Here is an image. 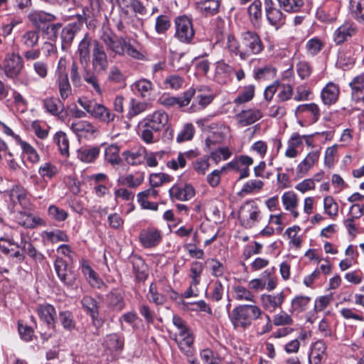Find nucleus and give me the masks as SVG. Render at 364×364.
<instances>
[{"label": "nucleus", "mask_w": 364, "mask_h": 364, "mask_svg": "<svg viewBox=\"0 0 364 364\" xmlns=\"http://www.w3.org/2000/svg\"><path fill=\"white\" fill-rule=\"evenodd\" d=\"M91 64L92 70L85 68L82 73V77L92 90L99 95H101L102 90L99 83L97 75L105 73L108 69V56L102 45L97 41L93 42L92 49Z\"/></svg>", "instance_id": "1"}, {"label": "nucleus", "mask_w": 364, "mask_h": 364, "mask_svg": "<svg viewBox=\"0 0 364 364\" xmlns=\"http://www.w3.org/2000/svg\"><path fill=\"white\" fill-rule=\"evenodd\" d=\"M262 309L255 304H240L235 307L229 318L235 329L245 330L252 325V321L262 316Z\"/></svg>", "instance_id": "2"}, {"label": "nucleus", "mask_w": 364, "mask_h": 364, "mask_svg": "<svg viewBox=\"0 0 364 364\" xmlns=\"http://www.w3.org/2000/svg\"><path fill=\"white\" fill-rule=\"evenodd\" d=\"M173 323L178 330L175 333L174 340L179 349L188 357H191L193 354L194 338L193 333L180 316L174 315Z\"/></svg>", "instance_id": "3"}, {"label": "nucleus", "mask_w": 364, "mask_h": 364, "mask_svg": "<svg viewBox=\"0 0 364 364\" xmlns=\"http://www.w3.org/2000/svg\"><path fill=\"white\" fill-rule=\"evenodd\" d=\"M242 52L241 60H247L252 55H258L264 49L259 36L255 31H246L240 34Z\"/></svg>", "instance_id": "4"}, {"label": "nucleus", "mask_w": 364, "mask_h": 364, "mask_svg": "<svg viewBox=\"0 0 364 364\" xmlns=\"http://www.w3.org/2000/svg\"><path fill=\"white\" fill-rule=\"evenodd\" d=\"M77 102L93 118L107 124L114 122L116 114L102 104L78 99Z\"/></svg>", "instance_id": "5"}, {"label": "nucleus", "mask_w": 364, "mask_h": 364, "mask_svg": "<svg viewBox=\"0 0 364 364\" xmlns=\"http://www.w3.org/2000/svg\"><path fill=\"white\" fill-rule=\"evenodd\" d=\"M238 218L244 228H251L261 219L260 209L254 200H247L240 207Z\"/></svg>", "instance_id": "6"}, {"label": "nucleus", "mask_w": 364, "mask_h": 364, "mask_svg": "<svg viewBox=\"0 0 364 364\" xmlns=\"http://www.w3.org/2000/svg\"><path fill=\"white\" fill-rule=\"evenodd\" d=\"M294 114L298 123L305 127L316 123L321 117V111L318 105L311 102L298 105Z\"/></svg>", "instance_id": "7"}, {"label": "nucleus", "mask_w": 364, "mask_h": 364, "mask_svg": "<svg viewBox=\"0 0 364 364\" xmlns=\"http://www.w3.org/2000/svg\"><path fill=\"white\" fill-rule=\"evenodd\" d=\"M174 23L175 37L181 43H191L195 34L191 19L185 15L179 16L175 18Z\"/></svg>", "instance_id": "8"}, {"label": "nucleus", "mask_w": 364, "mask_h": 364, "mask_svg": "<svg viewBox=\"0 0 364 364\" xmlns=\"http://www.w3.org/2000/svg\"><path fill=\"white\" fill-rule=\"evenodd\" d=\"M23 58L18 53H9L6 55L3 69L5 75L10 78L18 77L23 68Z\"/></svg>", "instance_id": "9"}, {"label": "nucleus", "mask_w": 364, "mask_h": 364, "mask_svg": "<svg viewBox=\"0 0 364 364\" xmlns=\"http://www.w3.org/2000/svg\"><path fill=\"white\" fill-rule=\"evenodd\" d=\"M253 159L247 155L235 156L231 161L228 163L226 168H231L240 173L239 180L247 178L250 176L249 167L253 164Z\"/></svg>", "instance_id": "10"}, {"label": "nucleus", "mask_w": 364, "mask_h": 364, "mask_svg": "<svg viewBox=\"0 0 364 364\" xmlns=\"http://www.w3.org/2000/svg\"><path fill=\"white\" fill-rule=\"evenodd\" d=\"M139 240L144 248L155 247L162 240V232L154 227H149L141 230Z\"/></svg>", "instance_id": "11"}, {"label": "nucleus", "mask_w": 364, "mask_h": 364, "mask_svg": "<svg viewBox=\"0 0 364 364\" xmlns=\"http://www.w3.org/2000/svg\"><path fill=\"white\" fill-rule=\"evenodd\" d=\"M13 212L15 221L26 228H35L44 223L41 218L31 214L27 209L16 208Z\"/></svg>", "instance_id": "12"}, {"label": "nucleus", "mask_w": 364, "mask_h": 364, "mask_svg": "<svg viewBox=\"0 0 364 364\" xmlns=\"http://www.w3.org/2000/svg\"><path fill=\"white\" fill-rule=\"evenodd\" d=\"M9 197L13 211L16 210V208L28 209L30 205L26 191L21 186L13 187L9 191Z\"/></svg>", "instance_id": "13"}, {"label": "nucleus", "mask_w": 364, "mask_h": 364, "mask_svg": "<svg viewBox=\"0 0 364 364\" xmlns=\"http://www.w3.org/2000/svg\"><path fill=\"white\" fill-rule=\"evenodd\" d=\"M169 196L172 200H189L196 194L195 188L188 183L175 184L169 189Z\"/></svg>", "instance_id": "14"}, {"label": "nucleus", "mask_w": 364, "mask_h": 364, "mask_svg": "<svg viewBox=\"0 0 364 364\" xmlns=\"http://www.w3.org/2000/svg\"><path fill=\"white\" fill-rule=\"evenodd\" d=\"M264 9L267 19L269 23L277 28L285 23V16L283 13L275 7L272 0H264Z\"/></svg>", "instance_id": "15"}, {"label": "nucleus", "mask_w": 364, "mask_h": 364, "mask_svg": "<svg viewBox=\"0 0 364 364\" xmlns=\"http://www.w3.org/2000/svg\"><path fill=\"white\" fill-rule=\"evenodd\" d=\"M263 309L270 313L274 312L277 309H281L284 301V294L282 291L277 294H262L260 297Z\"/></svg>", "instance_id": "16"}, {"label": "nucleus", "mask_w": 364, "mask_h": 364, "mask_svg": "<svg viewBox=\"0 0 364 364\" xmlns=\"http://www.w3.org/2000/svg\"><path fill=\"white\" fill-rule=\"evenodd\" d=\"M320 157L318 151L309 152L306 157L297 165L296 174L299 177L306 176L309 171L318 163Z\"/></svg>", "instance_id": "17"}, {"label": "nucleus", "mask_w": 364, "mask_h": 364, "mask_svg": "<svg viewBox=\"0 0 364 364\" xmlns=\"http://www.w3.org/2000/svg\"><path fill=\"white\" fill-rule=\"evenodd\" d=\"M95 41L96 40H93L88 33H86L84 38L80 41L77 49V54L81 65H87L90 61L91 48H93V42Z\"/></svg>", "instance_id": "18"}, {"label": "nucleus", "mask_w": 364, "mask_h": 364, "mask_svg": "<svg viewBox=\"0 0 364 364\" xmlns=\"http://www.w3.org/2000/svg\"><path fill=\"white\" fill-rule=\"evenodd\" d=\"M340 95V87L338 85L329 82L322 89L321 92V99L325 105H331L335 104Z\"/></svg>", "instance_id": "19"}, {"label": "nucleus", "mask_w": 364, "mask_h": 364, "mask_svg": "<svg viewBox=\"0 0 364 364\" xmlns=\"http://www.w3.org/2000/svg\"><path fill=\"white\" fill-rule=\"evenodd\" d=\"M137 127L138 134L144 143L151 144L158 141V135L161 131L141 121L138 123Z\"/></svg>", "instance_id": "20"}, {"label": "nucleus", "mask_w": 364, "mask_h": 364, "mask_svg": "<svg viewBox=\"0 0 364 364\" xmlns=\"http://www.w3.org/2000/svg\"><path fill=\"white\" fill-rule=\"evenodd\" d=\"M141 121L162 131L168 124V116L164 111L157 110L146 115Z\"/></svg>", "instance_id": "21"}, {"label": "nucleus", "mask_w": 364, "mask_h": 364, "mask_svg": "<svg viewBox=\"0 0 364 364\" xmlns=\"http://www.w3.org/2000/svg\"><path fill=\"white\" fill-rule=\"evenodd\" d=\"M355 31L354 24L346 21L334 31L333 41L336 44H341L350 38L355 33Z\"/></svg>", "instance_id": "22"}, {"label": "nucleus", "mask_w": 364, "mask_h": 364, "mask_svg": "<svg viewBox=\"0 0 364 364\" xmlns=\"http://www.w3.org/2000/svg\"><path fill=\"white\" fill-rule=\"evenodd\" d=\"M262 117V113L257 109L242 110L235 115L237 122L242 127L250 125Z\"/></svg>", "instance_id": "23"}, {"label": "nucleus", "mask_w": 364, "mask_h": 364, "mask_svg": "<svg viewBox=\"0 0 364 364\" xmlns=\"http://www.w3.org/2000/svg\"><path fill=\"white\" fill-rule=\"evenodd\" d=\"M349 85L352 100L355 102H364V75L355 77Z\"/></svg>", "instance_id": "24"}, {"label": "nucleus", "mask_w": 364, "mask_h": 364, "mask_svg": "<svg viewBox=\"0 0 364 364\" xmlns=\"http://www.w3.org/2000/svg\"><path fill=\"white\" fill-rule=\"evenodd\" d=\"M326 346L323 341L315 342L309 355V364H321L326 358Z\"/></svg>", "instance_id": "25"}, {"label": "nucleus", "mask_w": 364, "mask_h": 364, "mask_svg": "<svg viewBox=\"0 0 364 364\" xmlns=\"http://www.w3.org/2000/svg\"><path fill=\"white\" fill-rule=\"evenodd\" d=\"M82 24L80 22H74L67 24L61 31L63 47L69 46L73 42L75 35L80 30Z\"/></svg>", "instance_id": "26"}, {"label": "nucleus", "mask_w": 364, "mask_h": 364, "mask_svg": "<svg viewBox=\"0 0 364 364\" xmlns=\"http://www.w3.org/2000/svg\"><path fill=\"white\" fill-rule=\"evenodd\" d=\"M306 137V136H301L296 132L292 134L287 141L285 156L290 159L297 157L299 154L297 149L302 144L303 139Z\"/></svg>", "instance_id": "27"}, {"label": "nucleus", "mask_w": 364, "mask_h": 364, "mask_svg": "<svg viewBox=\"0 0 364 364\" xmlns=\"http://www.w3.org/2000/svg\"><path fill=\"white\" fill-rule=\"evenodd\" d=\"M282 201L285 210L291 212L294 218L299 216L296 208L299 204V199L296 194L293 191H287L282 196Z\"/></svg>", "instance_id": "28"}, {"label": "nucleus", "mask_w": 364, "mask_h": 364, "mask_svg": "<svg viewBox=\"0 0 364 364\" xmlns=\"http://www.w3.org/2000/svg\"><path fill=\"white\" fill-rule=\"evenodd\" d=\"M104 345L111 351L121 352L124 345V336L117 333L107 335L104 340Z\"/></svg>", "instance_id": "29"}, {"label": "nucleus", "mask_w": 364, "mask_h": 364, "mask_svg": "<svg viewBox=\"0 0 364 364\" xmlns=\"http://www.w3.org/2000/svg\"><path fill=\"white\" fill-rule=\"evenodd\" d=\"M133 272L138 282H144L148 277V267L144 259L140 257L134 256L132 258Z\"/></svg>", "instance_id": "30"}, {"label": "nucleus", "mask_w": 364, "mask_h": 364, "mask_svg": "<svg viewBox=\"0 0 364 364\" xmlns=\"http://www.w3.org/2000/svg\"><path fill=\"white\" fill-rule=\"evenodd\" d=\"M37 312L42 321L46 322L48 326H53L56 311L52 305L48 304L39 305L37 308Z\"/></svg>", "instance_id": "31"}, {"label": "nucleus", "mask_w": 364, "mask_h": 364, "mask_svg": "<svg viewBox=\"0 0 364 364\" xmlns=\"http://www.w3.org/2000/svg\"><path fill=\"white\" fill-rule=\"evenodd\" d=\"M30 21L37 28L47 22H52L55 20V16L50 13L43 11H32L28 15Z\"/></svg>", "instance_id": "32"}, {"label": "nucleus", "mask_w": 364, "mask_h": 364, "mask_svg": "<svg viewBox=\"0 0 364 364\" xmlns=\"http://www.w3.org/2000/svg\"><path fill=\"white\" fill-rule=\"evenodd\" d=\"M100 154V148L97 146L82 147L77 151V158L85 163H92Z\"/></svg>", "instance_id": "33"}, {"label": "nucleus", "mask_w": 364, "mask_h": 364, "mask_svg": "<svg viewBox=\"0 0 364 364\" xmlns=\"http://www.w3.org/2000/svg\"><path fill=\"white\" fill-rule=\"evenodd\" d=\"M232 297L239 301L255 302V296L251 291L241 285H235L232 288Z\"/></svg>", "instance_id": "34"}, {"label": "nucleus", "mask_w": 364, "mask_h": 364, "mask_svg": "<svg viewBox=\"0 0 364 364\" xmlns=\"http://www.w3.org/2000/svg\"><path fill=\"white\" fill-rule=\"evenodd\" d=\"M39 41V33L37 31L29 30L24 32L20 37L21 44L26 48H35Z\"/></svg>", "instance_id": "35"}, {"label": "nucleus", "mask_w": 364, "mask_h": 364, "mask_svg": "<svg viewBox=\"0 0 364 364\" xmlns=\"http://www.w3.org/2000/svg\"><path fill=\"white\" fill-rule=\"evenodd\" d=\"M43 107L52 115L58 116L64 109L60 100L55 97H47L43 100Z\"/></svg>", "instance_id": "36"}, {"label": "nucleus", "mask_w": 364, "mask_h": 364, "mask_svg": "<svg viewBox=\"0 0 364 364\" xmlns=\"http://www.w3.org/2000/svg\"><path fill=\"white\" fill-rule=\"evenodd\" d=\"M218 0H205L196 4L197 9L205 16L213 15L218 12Z\"/></svg>", "instance_id": "37"}, {"label": "nucleus", "mask_w": 364, "mask_h": 364, "mask_svg": "<svg viewBox=\"0 0 364 364\" xmlns=\"http://www.w3.org/2000/svg\"><path fill=\"white\" fill-rule=\"evenodd\" d=\"M55 269L59 279L65 284H70L69 271L67 263L60 257H58L55 261Z\"/></svg>", "instance_id": "38"}, {"label": "nucleus", "mask_w": 364, "mask_h": 364, "mask_svg": "<svg viewBox=\"0 0 364 364\" xmlns=\"http://www.w3.org/2000/svg\"><path fill=\"white\" fill-rule=\"evenodd\" d=\"M72 131L79 136L84 134H93L96 132L94 125L87 121H78L73 122L70 125Z\"/></svg>", "instance_id": "39"}, {"label": "nucleus", "mask_w": 364, "mask_h": 364, "mask_svg": "<svg viewBox=\"0 0 364 364\" xmlns=\"http://www.w3.org/2000/svg\"><path fill=\"white\" fill-rule=\"evenodd\" d=\"M15 140L21 146L23 152L27 155V158L31 162L37 163L39 161L40 156L31 144L23 141L19 136H15Z\"/></svg>", "instance_id": "40"}, {"label": "nucleus", "mask_w": 364, "mask_h": 364, "mask_svg": "<svg viewBox=\"0 0 364 364\" xmlns=\"http://www.w3.org/2000/svg\"><path fill=\"white\" fill-rule=\"evenodd\" d=\"M57 85L59 90L60 98L66 100L72 94V87L68 80V75L57 77Z\"/></svg>", "instance_id": "41"}, {"label": "nucleus", "mask_w": 364, "mask_h": 364, "mask_svg": "<svg viewBox=\"0 0 364 364\" xmlns=\"http://www.w3.org/2000/svg\"><path fill=\"white\" fill-rule=\"evenodd\" d=\"M81 303L83 308L90 315L93 322L95 323V321H97L99 314L98 306L95 299L90 296H85L82 298Z\"/></svg>", "instance_id": "42"}, {"label": "nucleus", "mask_w": 364, "mask_h": 364, "mask_svg": "<svg viewBox=\"0 0 364 364\" xmlns=\"http://www.w3.org/2000/svg\"><path fill=\"white\" fill-rule=\"evenodd\" d=\"M43 239L50 243H56L58 242H67L69 238L67 234L60 230L53 231H45L42 234Z\"/></svg>", "instance_id": "43"}, {"label": "nucleus", "mask_w": 364, "mask_h": 364, "mask_svg": "<svg viewBox=\"0 0 364 364\" xmlns=\"http://www.w3.org/2000/svg\"><path fill=\"white\" fill-rule=\"evenodd\" d=\"M53 140L58 146L61 155L68 157L69 156V141L65 133L57 132L54 135Z\"/></svg>", "instance_id": "44"}, {"label": "nucleus", "mask_w": 364, "mask_h": 364, "mask_svg": "<svg viewBox=\"0 0 364 364\" xmlns=\"http://www.w3.org/2000/svg\"><path fill=\"white\" fill-rule=\"evenodd\" d=\"M38 172L40 176L46 181L55 177L58 173V168L55 164L46 162L40 166Z\"/></svg>", "instance_id": "45"}, {"label": "nucleus", "mask_w": 364, "mask_h": 364, "mask_svg": "<svg viewBox=\"0 0 364 364\" xmlns=\"http://www.w3.org/2000/svg\"><path fill=\"white\" fill-rule=\"evenodd\" d=\"M262 316H260L257 319L256 327L257 331L259 334H264L269 332L272 329V319L270 316L262 310Z\"/></svg>", "instance_id": "46"}, {"label": "nucleus", "mask_w": 364, "mask_h": 364, "mask_svg": "<svg viewBox=\"0 0 364 364\" xmlns=\"http://www.w3.org/2000/svg\"><path fill=\"white\" fill-rule=\"evenodd\" d=\"M171 17L166 14H161L156 18L154 29L157 34H165L171 28Z\"/></svg>", "instance_id": "47"}, {"label": "nucleus", "mask_w": 364, "mask_h": 364, "mask_svg": "<svg viewBox=\"0 0 364 364\" xmlns=\"http://www.w3.org/2000/svg\"><path fill=\"white\" fill-rule=\"evenodd\" d=\"M142 97H149L154 88L153 83L145 78L136 81L132 85Z\"/></svg>", "instance_id": "48"}, {"label": "nucleus", "mask_w": 364, "mask_h": 364, "mask_svg": "<svg viewBox=\"0 0 364 364\" xmlns=\"http://www.w3.org/2000/svg\"><path fill=\"white\" fill-rule=\"evenodd\" d=\"M276 70L271 65L254 69V77L256 80H268L274 77Z\"/></svg>", "instance_id": "49"}, {"label": "nucleus", "mask_w": 364, "mask_h": 364, "mask_svg": "<svg viewBox=\"0 0 364 364\" xmlns=\"http://www.w3.org/2000/svg\"><path fill=\"white\" fill-rule=\"evenodd\" d=\"M311 298L306 296H299L291 301V312L300 313L306 310Z\"/></svg>", "instance_id": "50"}, {"label": "nucleus", "mask_w": 364, "mask_h": 364, "mask_svg": "<svg viewBox=\"0 0 364 364\" xmlns=\"http://www.w3.org/2000/svg\"><path fill=\"white\" fill-rule=\"evenodd\" d=\"M255 85L245 86L238 96L234 100L235 104H242L250 101L255 96Z\"/></svg>", "instance_id": "51"}, {"label": "nucleus", "mask_w": 364, "mask_h": 364, "mask_svg": "<svg viewBox=\"0 0 364 364\" xmlns=\"http://www.w3.org/2000/svg\"><path fill=\"white\" fill-rule=\"evenodd\" d=\"M324 213L331 218H335L338 213V205L332 196H328L323 198Z\"/></svg>", "instance_id": "52"}, {"label": "nucleus", "mask_w": 364, "mask_h": 364, "mask_svg": "<svg viewBox=\"0 0 364 364\" xmlns=\"http://www.w3.org/2000/svg\"><path fill=\"white\" fill-rule=\"evenodd\" d=\"M350 8L354 18L364 22V0H350Z\"/></svg>", "instance_id": "53"}, {"label": "nucleus", "mask_w": 364, "mask_h": 364, "mask_svg": "<svg viewBox=\"0 0 364 364\" xmlns=\"http://www.w3.org/2000/svg\"><path fill=\"white\" fill-rule=\"evenodd\" d=\"M119 149L118 146L112 144L106 148L105 151V160L112 165H117L121 162L119 155Z\"/></svg>", "instance_id": "54"}, {"label": "nucleus", "mask_w": 364, "mask_h": 364, "mask_svg": "<svg viewBox=\"0 0 364 364\" xmlns=\"http://www.w3.org/2000/svg\"><path fill=\"white\" fill-rule=\"evenodd\" d=\"M109 305L116 311H122L124 307V301L120 292L114 291L107 295Z\"/></svg>", "instance_id": "55"}, {"label": "nucleus", "mask_w": 364, "mask_h": 364, "mask_svg": "<svg viewBox=\"0 0 364 364\" xmlns=\"http://www.w3.org/2000/svg\"><path fill=\"white\" fill-rule=\"evenodd\" d=\"M172 179L170 175L165 173H151L149 176V183L153 188L160 187L164 183L171 182Z\"/></svg>", "instance_id": "56"}, {"label": "nucleus", "mask_w": 364, "mask_h": 364, "mask_svg": "<svg viewBox=\"0 0 364 364\" xmlns=\"http://www.w3.org/2000/svg\"><path fill=\"white\" fill-rule=\"evenodd\" d=\"M195 134V128L191 123L185 124L176 136V141L182 143L192 139Z\"/></svg>", "instance_id": "57"}, {"label": "nucleus", "mask_w": 364, "mask_h": 364, "mask_svg": "<svg viewBox=\"0 0 364 364\" xmlns=\"http://www.w3.org/2000/svg\"><path fill=\"white\" fill-rule=\"evenodd\" d=\"M279 6L287 12H297L303 6V0H277Z\"/></svg>", "instance_id": "58"}, {"label": "nucleus", "mask_w": 364, "mask_h": 364, "mask_svg": "<svg viewBox=\"0 0 364 364\" xmlns=\"http://www.w3.org/2000/svg\"><path fill=\"white\" fill-rule=\"evenodd\" d=\"M147 298L149 301H151L157 305L163 304L166 301L165 296L163 294L159 293L157 284L156 282H152L150 284Z\"/></svg>", "instance_id": "59"}, {"label": "nucleus", "mask_w": 364, "mask_h": 364, "mask_svg": "<svg viewBox=\"0 0 364 364\" xmlns=\"http://www.w3.org/2000/svg\"><path fill=\"white\" fill-rule=\"evenodd\" d=\"M323 47V41L318 38H312L306 43L307 53L314 56L317 55Z\"/></svg>", "instance_id": "60"}, {"label": "nucleus", "mask_w": 364, "mask_h": 364, "mask_svg": "<svg viewBox=\"0 0 364 364\" xmlns=\"http://www.w3.org/2000/svg\"><path fill=\"white\" fill-rule=\"evenodd\" d=\"M203 270V265L201 262L195 261L191 263L190 268V277L193 284H199L200 277Z\"/></svg>", "instance_id": "61"}, {"label": "nucleus", "mask_w": 364, "mask_h": 364, "mask_svg": "<svg viewBox=\"0 0 364 364\" xmlns=\"http://www.w3.org/2000/svg\"><path fill=\"white\" fill-rule=\"evenodd\" d=\"M226 48L230 53L240 58L242 52L240 39V41H238L233 35L229 34L227 36Z\"/></svg>", "instance_id": "62"}, {"label": "nucleus", "mask_w": 364, "mask_h": 364, "mask_svg": "<svg viewBox=\"0 0 364 364\" xmlns=\"http://www.w3.org/2000/svg\"><path fill=\"white\" fill-rule=\"evenodd\" d=\"M209 156H203L193 162V168L198 174L204 175L209 169Z\"/></svg>", "instance_id": "63"}, {"label": "nucleus", "mask_w": 364, "mask_h": 364, "mask_svg": "<svg viewBox=\"0 0 364 364\" xmlns=\"http://www.w3.org/2000/svg\"><path fill=\"white\" fill-rule=\"evenodd\" d=\"M200 358L203 364H221L220 360L209 348L202 350L200 353Z\"/></svg>", "instance_id": "64"}]
</instances>
